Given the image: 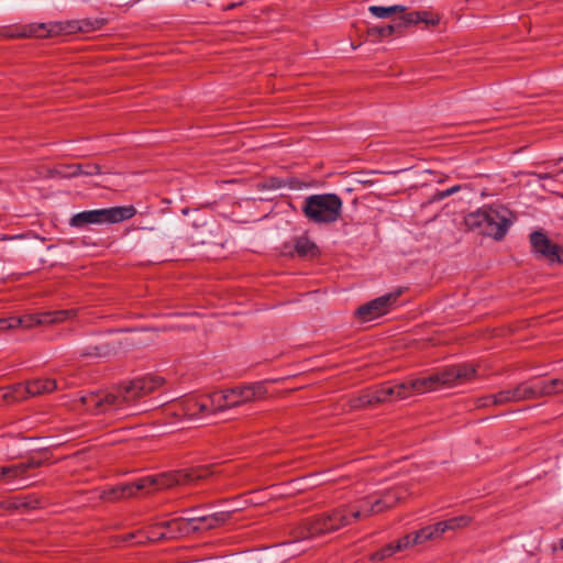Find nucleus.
<instances>
[{
	"label": "nucleus",
	"instance_id": "1",
	"mask_svg": "<svg viewBox=\"0 0 563 563\" xmlns=\"http://www.w3.org/2000/svg\"><path fill=\"white\" fill-rule=\"evenodd\" d=\"M374 515L373 495H369L305 518L292 528L290 533L297 541L320 538Z\"/></svg>",
	"mask_w": 563,
	"mask_h": 563
},
{
	"label": "nucleus",
	"instance_id": "2",
	"mask_svg": "<svg viewBox=\"0 0 563 563\" xmlns=\"http://www.w3.org/2000/svg\"><path fill=\"white\" fill-rule=\"evenodd\" d=\"M159 376H144L121 384L109 393H90L80 397L86 410L92 413L118 411L158 389L164 384Z\"/></svg>",
	"mask_w": 563,
	"mask_h": 563
},
{
	"label": "nucleus",
	"instance_id": "3",
	"mask_svg": "<svg viewBox=\"0 0 563 563\" xmlns=\"http://www.w3.org/2000/svg\"><path fill=\"white\" fill-rule=\"evenodd\" d=\"M214 465H200L162 474L155 478L144 477L132 483L119 485L109 492V499H120L136 496L151 486L158 489L170 488L175 485H190L207 479L214 474Z\"/></svg>",
	"mask_w": 563,
	"mask_h": 563
},
{
	"label": "nucleus",
	"instance_id": "4",
	"mask_svg": "<svg viewBox=\"0 0 563 563\" xmlns=\"http://www.w3.org/2000/svg\"><path fill=\"white\" fill-rule=\"evenodd\" d=\"M509 214L504 207L487 206L467 213L464 223L468 231L501 241L511 225Z\"/></svg>",
	"mask_w": 563,
	"mask_h": 563
},
{
	"label": "nucleus",
	"instance_id": "5",
	"mask_svg": "<svg viewBox=\"0 0 563 563\" xmlns=\"http://www.w3.org/2000/svg\"><path fill=\"white\" fill-rule=\"evenodd\" d=\"M418 394L416 380L407 379L400 383H384L364 390L357 397L349 400L352 409H363L385 402L406 399Z\"/></svg>",
	"mask_w": 563,
	"mask_h": 563
},
{
	"label": "nucleus",
	"instance_id": "6",
	"mask_svg": "<svg viewBox=\"0 0 563 563\" xmlns=\"http://www.w3.org/2000/svg\"><path fill=\"white\" fill-rule=\"evenodd\" d=\"M302 213L313 223L335 222L342 211V200L335 194L311 195L305 199Z\"/></svg>",
	"mask_w": 563,
	"mask_h": 563
},
{
	"label": "nucleus",
	"instance_id": "7",
	"mask_svg": "<svg viewBox=\"0 0 563 563\" xmlns=\"http://www.w3.org/2000/svg\"><path fill=\"white\" fill-rule=\"evenodd\" d=\"M136 210L133 206H118L106 209L87 210L74 214L69 224L73 228H85L88 224L119 223L133 218Z\"/></svg>",
	"mask_w": 563,
	"mask_h": 563
},
{
	"label": "nucleus",
	"instance_id": "8",
	"mask_svg": "<svg viewBox=\"0 0 563 563\" xmlns=\"http://www.w3.org/2000/svg\"><path fill=\"white\" fill-rule=\"evenodd\" d=\"M265 394L266 388L263 383H253L243 386H235L221 394H216L214 397L218 398V408L223 410L262 398Z\"/></svg>",
	"mask_w": 563,
	"mask_h": 563
},
{
	"label": "nucleus",
	"instance_id": "9",
	"mask_svg": "<svg viewBox=\"0 0 563 563\" xmlns=\"http://www.w3.org/2000/svg\"><path fill=\"white\" fill-rule=\"evenodd\" d=\"M104 19H81L45 23L43 38L60 34L89 33L100 30L106 24Z\"/></svg>",
	"mask_w": 563,
	"mask_h": 563
},
{
	"label": "nucleus",
	"instance_id": "10",
	"mask_svg": "<svg viewBox=\"0 0 563 563\" xmlns=\"http://www.w3.org/2000/svg\"><path fill=\"white\" fill-rule=\"evenodd\" d=\"M531 252L539 260L563 264V247L554 243L544 230L532 231L529 235Z\"/></svg>",
	"mask_w": 563,
	"mask_h": 563
},
{
	"label": "nucleus",
	"instance_id": "11",
	"mask_svg": "<svg viewBox=\"0 0 563 563\" xmlns=\"http://www.w3.org/2000/svg\"><path fill=\"white\" fill-rule=\"evenodd\" d=\"M471 521L472 519L468 516H457L423 527L412 532L413 544H422L426 541L438 539L449 530L465 528Z\"/></svg>",
	"mask_w": 563,
	"mask_h": 563
},
{
	"label": "nucleus",
	"instance_id": "12",
	"mask_svg": "<svg viewBox=\"0 0 563 563\" xmlns=\"http://www.w3.org/2000/svg\"><path fill=\"white\" fill-rule=\"evenodd\" d=\"M471 521L472 519L468 516H457L423 527L412 532L413 544H422L426 541L438 539L449 530L465 528Z\"/></svg>",
	"mask_w": 563,
	"mask_h": 563
},
{
	"label": "nucleus",
	"instance_id": "13",
	"mask_svg": "<svg viewBox=\"0 0 563 563\" xmlns=\"http://www.w3.org/2000/svg\"><path fill=\"white\" fill-rule=\"evenodd\" d=\"M401 291L389 292L360 306L355 314L361 321H371L386 314L396 303Z\"/></svg>",
	"mask_w": 563,
	"mask_h": 563
},
{
	"label": "nucleus",
	"instance_id": "14",
	"mask_svg": "<svg viewBox=\"0 0 563 563\" xmlns=\"http://www.w3.org/2000/svg\"><path fill=\"white\" fill-rule=\"evenodd\" d=\"M51 463V454L47 451H43L36 455H31L24 462L3 466L5 476L4 481L8 483L15 479L24 481L27 478L30 471L49 465Z\"/></svg>",
	"mask_w": 563,
	"mask_h": 563
},
{
	"label": "nucleus",
	"instance_id": "15",
	"mask_svg": "<svg viewBox=\"0 0 563 563\" xmlns=\"http://www.w3.org/2000/svg\"><path fill=\"white\" fill-rule=\"evenodd\" d=\"M120 342L99 336L89 341L80 351L78 357L81 360H102L115 355L121 346Z\"/></svg>",
	"mask_w": 563,
	"mask_h": 563
},
{
	"label": "nucleus",
	"instance_id": "16",
	"mask_svg": "<svg viewBox=\"0 0 563 563\" xmlns=\"http://www.w3.org/2000/svg\"><path fill=\"white\" fill-rule=\"evenodd\" d=\"M460 369L456 365L444 368L443 371L428 377L415 378L418 394L435 389L439 385H451L460 380Z\"/></svg>",
	"mask_w": 563,
	"mask_h": 563
},
{
	"label": "nucleus",
	"instance_id": "17",
	"mask_svg": "<svg viewBox=\"0 0 563 563\" xmlns=\"http://www.w3.org/2000/svg\"><path fill=\"white\" fill-rule=\"evenodd\" d=\"M45 31V23H30V24H14L3 26L0 30V35L3 38H43Z\"/></svg>",
	"mask_w": 563,
	"mask_h": 563
},
{
	"label": "nucleus",
	"instance_id": "18",
	"mask_svg": "<svg viewBox=\"0 0 563 563\" xmlns=\"http://www.w3.org/2000/svg\"><path fill=\"white\" fill-rule=\"evenodd\" d=\"M231 518L229 511L214 512L202 517H192L187 519L189 531L196 532L200 530L216 529L225 523Z\"/></svg>",
	"mask_w": 563,
	"mask_h": 563
},
{
	"label": "nucleus",
	"instance_id": "19",
	"mask_svg": "<svg viewBox=\"0 0 563 563\" xmlns=\"http://www.w3.org/2000/svg\"><path fill=\"white\" fill-rule=\"evenodd\" d=\"M294 251L301 258L313 260L320 255L317 244L306 235L294 239Z\"/></svg>",
	"mask_w": 563,
	"mask_h": 563
},
{
	"label": "nucleus",
	"instance_id": "20",
	"mask_svg": "<svg viewBox=\"0 0 563 563\" xmlns=\"http://www.w3.org/2000/svg\"><path fill=\"white\" fill-rule=\"evenodd\" d=\"M537 397H550L563 393V378H552L549 380L534 382Z\"/></svg>",
	"mask_w": 563,
	"mask_h": 563
},
{
	"label": "nucleus",
	"instance_id": "21",
	"mask_svg": "<svg viewBox=\"0 0 563 563\" xmlns=\"http://www.w3.org/2000/svg\"><path fill=\"white\" fill-rule=\"evenodd\" d=\"M429 15L430 14L427 11H415V12L405 13L400 18V21H401V23H404V30H406L411 24H417L419 22H424V23H427L429 25H433V26L439 24L440 18L438 15H432L431 18H429Z\"/></svg>",
	"mask_w": 563,
	"mask_h": 563
},
{
	"label": "nucleus",
	"instance_id": "22",
	"mask_svg": "<svg viewBox=\"0 0 563 563\" xmlns=\"http://www.w3.org/2000/svg\"><path fill=\"white\" fill-rule=\"evenodd\" d=\"M57 388V383L52 378H37L27 382L29 396H38L52 393Z\"/></svg>",
	"mask_w": 563,
	"mask_h": 563
},
{
	"label": "nucleus",
	"instance_id": "23",
	"mask_svg": "<svg viewBox=\"0 0 563 563\" xmlns=\"http://www.w3.org/2000/svg\"><path fill=\"white\" fill-rule=\"evenodd\" d=\"M404 32V23L399 21L396 24H387L384 26H372L368 27L367 34L369 37H373L374 40H380L384 37L391 36L394 34H402Z\"/></svg>",
	"mask_w": 563,
	"mask_h": 563
},
{
	"label": "nucleus",
	"instance_id": "24",
	"mask_svg": "<svg viewBox=\"0 0 563 563\" xmlns=\"http://www.w3.org/2000/svg\"><path fill=\"white\" fill-rule=\"evenodd\" d=\"M29 397L27 384H15L4 389L3 399L7 402L22 401Z\"/></svg>",
	"mask_w": 563,
	"mask_h": 563
},
{
	"label": "nucleus",
	"instance_id": "25",
	"mask_svg": "<svg viewBox=\"0 0 563 563\" xmlns=\"http://www.w3.org/2000/svg\"><path fill=\"white\" fill-rule=\"evenodd\" d=\"M516 390V401L538 399L534 382H523L514 387Z\"/></svg>",
	"mask_w": 563,
	"mask_h": 563
},
{
	"label": "nucleus",
	"instance_id": "26",
	"mask_svg": "<svg viewBox=\"0 0 563 563\" xmlns=\"http://www.w3.org/2000/svg\"><path fill=\"white\" fill-rule=\"evenodd\" d=\"M69 313L70 311L68 310L44 312L35 316L33 322L36 324L62 322L68 318Z\"/></svg>",
	"mask_w": 563,
	"mask_h": 563
},
{
	"label": "nucleus",
	"instance_id": "27",
	"mask_svg": "<svg viewBox=\"0 0 563 563\" xmlns=\"http://www.w3.org/2000/svg\"><path fill=\"white\" fill-rule=\"evenodd\" d=\"M368 11L378 19H387L396 13H402L405 11V7L402 5H390V7H382V5H371Z\"/></svg>",
	"mask_w": 563,
	"mask_h": 563
},
{
	"label": "nucleus",
	"instance_id": "28",
	"mask_svg": "<svg viewBox=\"0 0 563 563\" xmlns=\"http://www.w3.org/2000/svg\"><path fill=\"white\" fill-rule=\"evenodd\" d=\"M289 186L290 188H294V179L284 180L278 177H269L265 179L264 181H261L257 184L258 189H279L282 187Z\"/></svg>",
	"mask_w": 563,
	"mask_h": 563
},
{
	"label": "nucleus",
	"instance_id": "29",
	"mask_svg": "<svg viewBox=\"0 0 563 563\" xmlns=\"http://www.w3.org/2000/svg\"><path fill=\"white\" fill-rule=\"evenodd\" d=\"M380 497L387 505L389 509L397 506V504L405 497V490L400 488H394L389 490H385Z\"/></svg>",
	"mask_w": 563,
	"mask_h": 563
},
{
	"label": "nucleus",
	"instance_id": "30",
	"mask_svg": "<svg viewBox=\"0 0 563 563\" xmlns=\"http://www.w3.org/2000/svg\"><path fill=\"white\" fill-rule=\"evenodd\" d=\"M158 526L162 528L170 529L172 532H179V533L189 532V530H187L188 529L187 519H183V518L163 521V522L158 523Z\"/></svg>",
	"mask_w": 563,
	"mask_h": 563
},
{
	"label": "nucleus",
	"instance_id": "31",
	"mask_svg": "<svg viewBox=\"0 0 563 563\" xmlns=\"http://www.w3.org/2000/svg\"><path fill=\"white\" fill-rule=\"evenodd\" d=\"M509 402H517L515 388L505 389L496 393L495 406H503Z\"/></svg>",
	"mask_w": 563,
	"mask_h": 563
},
{
	"label": "nucleus",
	"instance_id": "32",
	"mask_svg": "<svg viewBox=\"0 0 563 563\" xmlns=\"http://www.w3.org/2000/svg\"><path fill=\"white\" fill-rule=\"evenodd\" d=\"M397 553V550L395 549V544L393 542L386 544L382 549L377 550L371 555L372 561H383L391 555Z\"/></svg>",
	"mask_w": 563,
	"mask_h": 563
},
{
	"label": "nucleus",
	"instance_id": "33",
	"mask_svg": "<svg viewBox=\"0 0 563 563\" xmlns=\"http://www.w3.org/2000/svg\"><path fill=\"white\" fill-rule=\"evenodd\" d=\"M81 175L85 176H93V175H101V174H110L109 170L103 172L102 166L98 163H84L80 164Z\"/></svg>",
	"mask_w": 563,
	"mask_h": 563
},
{
	"label": "nucleus",
	"instance_id": "34",
	"mask_svg": "<svg viewBox=\"0 0 563 563\" xmlns=\"http://www.w3.org/2000/svg\"><path fill=\"white\" fill-rule=\"evenodd\" d=\"M188 405H195L198 406L197 415H205L210 412V406H209V399H196V398H189Z\"/></svg>",
	"mask_w": 563,
	"mask_h": 563
},
{
	"label": "nucleus",
	"instance_id": "35",
	"mask_svg": "<svg viewBox=\"0 0 563 563\" xmlns=\"http://www.w3.org/2000/svg\"><path fill=\"white\" fill-rule=\"evenodd\" d=\"M393 543L395 544V549L397 550V552L402 551L409 547L415 545L413 544V534L408 533V534L399 538L398 540L394 541Z\"/></svg>",
	"mask_w": 563,
	"mask_h": 563
},
{
	"label": "nucleus",
	"instance_id": "36",
	"mask_svg": "<svg viewBox=\"0 0 563 563\" xmlns=\"http://www.w3.org/2000/svg\"><path fill=\"white\" fill-rule=\"evenodd\" d=\"M22 322V319L15 317L0 319V331L18 328Z\"/></svg>",
	"mask_w": 563,
	"mask_h": 563
},
{
	"label": "nucleus",
	"instance_id": "37",
	"mask_svg": "<svg viewBox=\"0 0 563 563\" xmlns=\"http://www.w3.org/2000/svg\"><path fill=\"white\" fill-rule=\"evenodd\" d=\"M456 367L460 369V380L471 379L476 373L475 368L470 364H457Z\"/></svg>",
	"mask_w": 563,
	"mask_h": 563
},
{
	"label": "nucleus",
	"instance_id": "38",
	"mask_svg": "<svg viewBox=\"0 0 563 563\" xmlns=\"http://www.w3.org/2000/svg\"><path fill=\"white\" fill-rule=\"evenodd\" d=\"M80 164H71L65 166V170L59 172L65 177H77L81 175Z\"/></svg>",
	"mask_w": 563,
	"mask_h": 563
},
{
	"label": "nucleus",
	"instance_id": "39",
	"mask_svg": "<svg viewBox=\"0 0 563 563\" xmlns=\"http://www.w3.org/2000/svg\"><path fill=\"white\" fill-rule=\"evenodd\" d=\"M373 506L375 509V515L382 514L386 510H389L383 498L373 496Z\"/></svg>",
	"mask_w": 563,
	"mask_h": 563
},
{
	"label": "nucleus",
	"instance_id": "40",
	"mask_svg": "<svg viewBox=\"0 0 563 563\" xmlns=\"http://www.w3.org/2000/svg\"><path fill=\"white\" fill-rule=\"evenodd\" d=\"M495 398H496V394L481 397L476 401L477 407L478 408H484V407H488V406H492V405L495 406Z\"/></svg>",
	"mask_w": 563,
	"mask_h": 563
},
{
	"label": "nucleus",
	"instance_id": "41",
	"mask_svg": "<svg viewBox=\"0 0 563 563\" xmlns=\"http://www.w3.org/2000/svg\"><path fill=\"white\" fill-rule=\"evenodd\" d=\"M185 406H186L188 416H190V417L197 416L198 406H195V405L189 406L188 399L186 400Z\"/></svg>",
	"mask_w": 563,
	"mask_h": 563
},
{
	"label": "nucleus",
	"instance_id": "42",
	"mask_svg": "<svg viewBox=\"0 0 563 563\" xmlns=\"http://www.w3.org/2000/svg\"><path fill=\"white\" fill-rule=\"evenodd\" d=\"M461 188H462V186H461V185H455V186H453V187H451V188H449V189H445V190H444V195L451 196V195H453V194H455V192L460 191V190H461Z\"/></svg>",
	"mask_w": 563,
	"mask_h": 563
},
{
	"label": "nucleus",
	"instance_id": "43",
	"mask_svg": "<svg viewBox=\"0 0 563 563\" xmlns=\"http://www.w3.org/2000/svg\"><path fill=\"white\" fill-rule=\"evenodd\" d=\"M556 551H563V538L552 545V552L555 553Z\"/></svg>",
	"mask_w": 563,
	"mask_h": 563
},
{
	"label": "nucleus",
	"instance_id": "44",
	"mask_svg": "<svg viewBox=\"0 0 563 563\" xmlns=\"http://www.w3.org/2000/svg\"><path fill=\"white\" fill-rule=\"evenodd\" d=\"M244 3V1H239V2H233V3H230L229 5L224 7V10H232L236 7H240Z\"/></svg>",
	"mask_w": 563,
	"mask_h": 563
},
{
	"label": "nucleus",
	"instance_id": "45",
	"mask_svg": "<svg viewBox=\"0 0 563 563\" xmlns=\"http://www.w3.org/2000/svg\"><path fill=\"white\" fill-rule=\"evenodd\" d=\"M449 197L448 195H444V190L442 191H438L435 195H434V200H442L444 198Z\"/></svg>",
	"mask_w": 563,
	"mask_h": 563
},
{
	"label": "nucleus",
	"instance_id": "46",
	"mask_svg": "<svg viewBox=\"0 0 563 563\" xmlns=\"http://www.w3.org/2000/svg\"><path fill=\"white\" fill-rule=\"evenodd\" d=\"M449 197L448 195H444V190L442 191H438L435 195H434V200H442L444 198Z\"/></svg>",
	"mask_w": 563,
	"mask_h": 563
},
{
	"label": "nucleus",
	"instance_id": "47",
	"mask_svg": "<svg viewBox=\"0 0 563 563\" xmlns=\"http://www.w3.org/2000/svg\"><path fill=\"white\" fill-rule=\"evenodd\" d=\"M536 176L540 179V180H543V179H549L551 178V174L549 173H540V174H536Z\"/></svg>",
	"mask_w": 563,
	"mask_h": 563
},
{
	"label": "nucleus",
	"instance_id": "48",
	"mask_svg": "<svg viewBox=\"0 0 563 563\" xmlns=\"http://www.w3.org/2000/svg\"><path fill=\"white\" fill-rule=\"evenodd\" d=\"M4 470L3 466H0V481L4 479Z\"/></svg>",
	"mask_w": 563,
	"mask_h": 563
}]
</instances>
